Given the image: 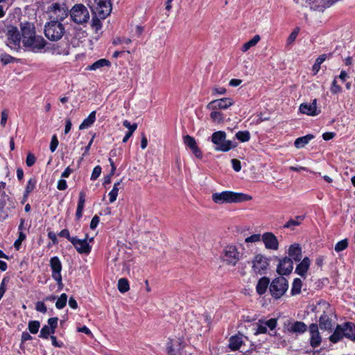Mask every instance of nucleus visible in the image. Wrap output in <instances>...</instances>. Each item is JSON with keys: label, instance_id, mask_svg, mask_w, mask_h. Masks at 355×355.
I'll use <instances>...</instances> for the list:
<instances>
[{"label": "nucleus", "instance_id": "6e6d98bb", "mask_svg": "<svg viewBox=\"0 0 355 355\" xmlns=\"http://www.w3.org/2000/svg\"><path fill=\"white\" fill-rule=\"evenodd\" d=\"M36 161L35 156L32 153H28L26 157V163L29 167L32 166Z\"/></svg>", "mask_w": 355, "mask_h": 355}, {"label": "nucleus", "instance_id": "72a5a7b5", "mask_svg": "<svg viewBox=\"0 0 355 355\" xmlns=\"http://www.w3.org/2000/svg\"><path fill=\"white\" fill-rule=\"evenodd\" d=\"M110 62L105 58L100 59L95 62H94L92 65L89 66V69L90 70H96L97 69L102 68L103 67H110Z\"/></svg>", "mask_w": 355, "mask_h": 355}, {"label": "nucleus", "instance_id": "dca6fc26", "mask_svg": "<svg viewBox=\"0 0 355 355\" xmlns=\"http://www.w3.org/2000/svg\"><path fill=\"white\" fill-rule=\"evenodd\" d=\"M318 328V325L315 323L310 324L309 327L311 335L310 345L313 348H315L320 346L322 342V338L319 332Z\"/></svg>", "mask_w": 355, "mask_h": 355}, {"label": "nucleus", "instance_id": "c85d7f7f", "mask_svg": "<svg viewBox=\"0 0 355 355\" xmlns=\"http://www.w3.org/2000/svg\"><path fill=\"white\" fill-rule=\"evenodd\" d=\"M85 202V193L83 191H80L79 193V199L76 213V217L77 220H79L83 216V211Z\"/></svg>", "mask_w": 355, "mask_h": 355}, {"label": "nucleus", "instance_id": "c9c22d12", "mask_svg": "<svg viewBox=\"0 0 355 355\" xmlns=\"http://www.w3.org/2000/svg\"><path fill=\"white\" fill-rule=\"evenodd\" d=\"M302 286V280L300 278H295L293 282L291 288V295H296L301 293V288Z\"/></svg>", "mask_w": 355, "mask_h": 355}, {"label": "nucleus", "instance_id": "6e6552de", "mask_svg": "<svg viewBox=\"0 0 355 355\" xmlns=\"http://www.w3.org/2000/svg\"><path fill=\"white\" fill-rule=\"evenodd\" d=\"M44 49V52L52 55H68L69 54L70 45L67 42L57 44H49L46 42V46Z\"/></svg>", "mask_w": 355, "mask_h": 355}, {"label": "nucleus", "instance_id": "09e8293b", "mask_svg": "<svg viewBox=\"0 0 355 355\" xmlns=\"http://www.w3.org/2000/svg\"><path fill=\"white\" fill-rule=\"evenodd\" d=\"M112 43L114 45H119L122 44H129L131 43V40L125 37H116L114 39Z\"/></svg>", "mask_w": 355, "mask_h": 355}, {"label": "nucleus", "instance_id": "a878e982", "mask_svg": "<svg viewBox=\"0 0 355 355\" xmlns=\"http://www.w3.org/2000/svg\"><path fill=\"white\" fill-rule=\"evenodd\" d=\"M342 327L343 330L344 337L351 340H355V324L351 322L344 323Z\"/></svg>", "mask_w": 355, "mask_h": 355}, {"label": "nucleus", "instance_id": "4468645a", "mask_svg": "<svg viewBox=\"0 0 355 355\" xmlns=\"http://www.w3.org/2000/svg\"><path fill=\"white\" fill-rule=\"evenodd\" d=\"M87 238L88 235L86 234L84 239H79L76 236L71 239V243L78 253L85 254L90 253L92 247L87 242Z\"/></svg>", "mask_w": 355, "mask_h": 355}, {"label": "nucleus", "instance_id": "393cba45", "mask_svg": "<svg viewBox=\"0 0 355 355\" xmlns=\"http://www.w3.org/2000/svg\"><path fill=\"white\" fill-rule=\"evenodd\" d=\"M311 260L309 257H304L300 263L297 265L295 272L302 277H305L310 267Z\"/></svg>", "mask_w": 355, "mask_h": 355}, {"label": "nucleus", "instance_id": "2eb2a0df", "mask_svg": "<svg viewBox=\"0 0 355 355\" xmlns=\"http://www.w3.org/2000/svg\"><path fill=\"white\" fill-rule=\"evenodd\" d=\"M234 104V101L230 98H223L211 101L207 105V108L211 110L218 109L226 110Z\"/></svg>", "mask_w": 355, "mask_h": 355}, {"label": "nucleus", "instance_id": "bb28decb", "mask_svg": "<svg viewBox=\"0 0 355 355\" xmlns=\"http://www.w3.org/2000/svg\"><path fill=\"white\" fill-rule=\"evenodd\" d=\"M307 330V325L301 321H296L288 327V331L292 333L303 334Z\"/></svg>", "mask_w": 355, "mask_h": 355}, {"label": "nucleus", "instance_id": "603ef678", "mask_svg": "<svg viewBox=\"0 0 355 355\" xmlns=\"http://www.w3.org/2000/svg\"><path fill=\"white\" fill-rule=\"evenodd\" d=\"M101 173V167L100 166H96L94 168L92 175H91V180H96L98 177L100 176Z\"/></svg>", "mask_w": 355, "mask_h": 355}, {"label": "nucleus", "instance_id": "13d9d810", "mask_svg": "<svg viewBox=\"0 0 355 355\" xmlns=\"http://www.w3.org/2000/svg\"><path fill=\"white\" fill-rule=\"evenodd\" d=\"M35 309L42 313H45L47 311L46 306L43 302H37L35 305Z\"/></svg>", "mask_w": 355, "mask_h": 355}, {"label": "nucleus", "instance_id": "5fc2aeb1", "mask_svg": "<svg viewBox=\"0 0 355 355\" xmlns=\"http://www.w3.org/2000/svg\"><path fill=\"white\" fill-rule=\"evenodd\" d=\"M341 87L337 84L336 79L335 78L332 82L331 87L330 89L331 93L334 94H338L341 92Z\"/></svg>", "mask_w": 355, "mask_h": 355}, {"label": "nucleus", "instance_id": "052dcab7", "mask_svg": "<svg viewBox=\"0 0 355 355\" xmlns=\"http://www.w3.org/2000/svg\"><path fill=\"white\" fill-rule=\"evenodd\" d=\"M231 162H232V168L233 169L236 171V172H239L241 171V162L237 159H232L231 160Z\"/></svg>", "mask_w": 355, "mask_h": 355}, {"label": "nucleus", "instance_id": "bf43d9fd", "mask_svg": "<svg viewBox=\"0 0 355 355\" xmlns=\"http://www.w3.org/2000/svg\"><path fill=\"white\" fill-rule=\"evenodd\" d=\"M58 236H61V237H65L66 239H67L71 243V239L74 238V236H70V234H69V232L67 229H63L62 230H61L59 233H58Z\"/></svg>", "mask_w": 355, "mask_h": 355}, {"label": "nucleus", "instance_id": "774afa93", "mask_svg": "<svg viewBox=\"0 0 355 355\" xmlns=\"http://www.w3.org/2000/svg\"><path fill=\"white\" fill-rule=\"evenodd\" d=\"M57 188L58 190L64 191L67 188L66 180L61 179L58 181Z\"/></svg>", "mask_w": 355, "mask_h": 355}, {"label": "nucleus", "instance_id": "7c9ffc66", "mask_svg": "<svg viewBox=\"0 0 355 355\" xmlns=\"http://www.w3.org/2000/svg\"><path fill=\"white\" fill-rule=\"evenodd\" d=\"M314 138L313 135H306L304 137H298L295 139L294 145L297 148H302L305 146L312 139Z\"/></svg>", "mask_w": 355, "mask_h": 355}, {"label": "nucleus", "instance_id": "cd10ccee", "mask_svg": "<svg viewBox=\"0 0 355 355\" xmlns=\"http://www.w3.org/2000/svg\"><path fill=\"white\" fill-rule=\"evenodd\" d=\"M270 279L268 277H263L261 278L259 280L256 286L257 292L258 293V294H264L266 292L267 288L270 286Z\"/></svg>", "mask_w": 355, "mask_h": 355}, {"label": "nucleus", "instance_id": "b1692460", "mask_svg": "<svg viewBox=\"0 0 355 355\" xmlns=\"http://www.w3.org/2000/svg\"><path fill=\"white\" fill-rule=\"evenodd\" d=\"M288 258H291L292 261L293 260L297 262L301 261L302 258V248L300 247V244H292L288 248Z\"/></svg>", "mask_w": 355, "mask_h": 355}, {"label": "nucleus", "instance_id": "f704fd0d", "mask_svg": "<svg viewBox=\"0 0 355 355\" xmlns=\"http://www.w3.org/2000/svg\"><path fill=\"white\" fill-rule=\"evenodd\" d=\"M304 216H298L295 219H290L284 225V228L294 229L295 226L300 225L301 222L304 220Z\"/></svg>", "mask_w": 355, "mask_h": 355}, {"label": "nucleus", "instance_id": "864d4df0", "mask_svg": "<svg viewBox=\"0 0 355 355\" xmlns=\"http://www.w3.org/2000/svg\"><path fill=\"white\" fill-rule=\"evenodd\" d=\"M42 338L47 339L49 337V327L47 325H44L41 331L39 336Z\"/></svg>", "mask_w": 355, "mask_h": 355}, {"label": "nucleus", "instance_id": "a18cd8bd", "mask_svg": "<svg viewBox=\"0 0 355 355\" xmlns=\"http://www.w3.org/2000/svg\"><path fill=\"white\" fill-rule=\"evenodd\" d=\"M348 246V241L347 239H343L338 242L335 245V250L336 252H340L346 249Z\"/></svg>", "mask_w": 355, "mask_h": 355}, {"label": "nucleus", "instance_id": "f257e3e1", "mask_svg": "<svg viewBox=\"0 0 355 355\" xmlns=\"http://www.w3.org/2000/svg\"><path fill=\"white\" fill-rule=\"evenodd\" d=\"M252 196L243 193H237L231 191H224L220 193H214L211 196L212 200L216 204L239 203L252 200Z\"/></svg>", "mask_w": 355, "mask_h": 355}, {"label": "nucleus", "instance_id": "680f3d73", "mask_svg": "<svg viewBox=\"0 0 355 355\" xmlns=\"http://www.w3.org/2000/svg\"><path fill=\"white\" fill-rule=\"evenodd\" d=\"M277 320L275 318H271L268 320H267L264 324L267 327L270 328L271 330L274 329L277 326Z\"/></svg>", "mask_w": 355, "mask_h": 355}, {"label": "nucleus", "instance_id": "58836bf2", "mask_svg": "<svg viewBox=\"0 0 355 355\" xmlns=\"http://www.w3.org/2000/svg\"><path fill=\"white\" fill-rule=\"evenodd\" d=\"M235 137L241 142H247L250 139V133L248 130L239 131L236 133Z\"/></svg>", "mask_w": 355, "mask_h": 355}, {"label": "nucleus", "instance_id": "2f4dec72", "mask_svg": "<svg viewBox=\"0 0 355 355\" xmlns=\"http://www.w3.org/2000/svg\"><path fill=\"white\" fill-rule=\"evenodd\" d=\"M96 120V111L92 112L89 115L83 120L81 124L79 125L80 130H84L90 127Z\"/></svg>", "mask_w": 355, "mask_h": 355}, {"label": "nucleus", "instance_id": "ddd939ff", "mask_svg": "<svg viewBox=\"0 0 355 355\" xmlns=\"http://www.w3.org/2000/svg\"><path fill=\"white\" fill-rule=\"evenodd\" d=\"M7 36L8 46L12 49L18 50L20 48L21 38L17 28L11 26L8 31Z\"/></svg>", "mask_w": 355, "mask_h": 355}, {"label": "nucleus", "instance_id": "39448f33", "mask_svg": "<svg viewBox=\"0 0 355 355\" xmlns=\"http://www.w3.org/2000/svg\"><path fill=\"white\" fill-rule=\"evenodd\" d=\"M288 288V281L282 276L274 279L269 286L270 295L275 299L281 298L287 291Z\"/></svg>", "mask_w": 355, "mask_h": 355}, {"label": "nucleus", "instance_id": "c756f323", "mask_svg": "<svg viewBox=\"0 0 355 355\" xmlns=\"http://www.w3.org/2000/svg\"><path fill=\"white\" fill-rule=\"evenodd\" d=\"M344 337L343 330H342L341 324H337L334 333L329 336V340L333 343H336Z\"/></svg>", "mask_w": 355, "mask_h": 355}, {"label": "nucleus", "instance_id": "e433bc0d", "mask_svg": "<svg viewBox=\"0 0 355 355\" xmlns=\"http://www.w3.org/2000/svg\"><path fill=\"white\" fill-rule=\"evenodd\" d=\"M260 36L259 35H255L251 40L248 42H245L242 46V51L243 52L247 51L251 47L255 46L260 40Z\"/></svg>", "mask_w": 355, "mask_h": 355}, {"label": "nucleus", "instance_id": "6ab92c4d", "mask_svg": "<svg viewBox=\"0 0 355 355\" xmlns=\"http://www.w3.org/2000/svg\"><path fill=\"white\" fill-rule=\"evenodd\" d=\"M184 347L182 339L170 340L167 343V353L168 355H179Z\"/></svg>", "mask_w": 355, "mask_h": 355}, {"label": "nucleus", "instance_id": "f8f14e48", "mask_svg": "<svg viewBox=\"0 0 355 355\" xmlns=\"http://www.w3.org/2000/svg\"><path fill=\"white\" fill-rule=\"evenodd\" d=\"M95 3H96L95 15L102 19L110 15L112 11V4L110 0H95Z\"/></svg>", "mask_w": 355, "mask_h": 355}, {"label": "nucleus", "instance_id": "69168bd1", "mask_svg": "<svg viewBox=\"0 0 355 355\" xmlns=\"http://www.w3.org/2000/svg\"><path fill=\"white\" fill-rule=\"evenodd\" d=\"M266 332L267 328L265 324H258L255 334H266Z\"/></svg>", "mask_w": 355, "mask_h": 355}, {"label": "nucleus", "instance_id": "ea45409f", "mask_svg": "<svg viewBox=\"0 0 355 355\" xmlns=\"http://www.w3.org/2000/svg\"><path fill=\"white\" fill-rule=\"evenodd\" d=\"M129 283L127 279L121 278L118 281V289L121 293H125L129 290Z\"/></svg>", "mask_w": 355, "mask_h": 355}, {"label": "nucleus", "instance_id": "1a4fd4ad", "mask_svg": "<svg viewBox=\"0 0 355 355\" xmlns=\"http://www.w3.org/2000/svg\"><path fill=\"white\" fill-rule=\"evenodd\" d=\"M269 267V259L266 256L258 254L252 260V270L254 272L259 275L266 273Z\"/></svg>", "mask_w": 355, "mask_h": 355}, {"label": "nucleus", "instance_id": "5701e85b", "mask_svg": "<svg viewBox=\"0 0 355 355\" xmlns=\"http://www.w3.org/2000/svg\"><path fill=\"white\" fill-rule=\"evenodd\" d=\"M20 29L21 33V42L23 40L29 38V37L35 35V28L33 24L28 21H24L20 23Z\"/></svg>", "mask_w": 355, "mask_h": 355}, {"label": "nucleus", "instance_id": "473e14b6", "mask_svg": "<svg viewBox=\"0 0 355 355\" xmlns=\"http://www.w3.org/2000/svg\"><path fill=\"white\" fill-rule=\"evenodd\" d=\"M243 344L242 337L239 336H232L230 339L229 346L232 350L239 349Z\"/></svg>", "mask_w": 355, "mask_h": 355}, {"label": "nucleus", "instance_id": "4c0bfd02", "mask_svg": "<svg viewBox=\"0 0 355 355\" xmlns=\"http://www.w3.org/2000/svg\"><path fill=\"white\" fill-rule=\"evenodd\" d=\"M121 181H119L114 184L113 189L108 193L109 200L110 203L114 202L118 196L119 186L121 184Z\"/></svg>", "mask_w": 355, "mask_h": 355}, {"label": "nucleus", "instance_id": "49530a36", "mask_svg": "<svg viewBox=\"0 0 355 355\" xmlns=\"http://www.w3.org/2000/svg\"><path fill=\"white\" fill-rule=\"evenodd\" d=\"M36 182H36L35 178H30L29 180L28 181L27 185L26 187L25 192L28 193L32 192L34 190V189L35 188Z\"/></svg>", "mask_w": 355, "mask_h": 355}, {"label": "nucleus", "instance_id": "79ce46f5", "mask_svg": "<svg viewBox=\"0 0 355 355\" xmlns=\"http://www.w3.org/2000/svg\"><path fill=\"white\" fill-rule=\"evenodd\" d=\"M40 323L38 320H31L28 322V328L31 334H37L39 331Z\"/></svg>", "mask_w": 355, "mask_h": 355}, {"label": "nucleus", "instance_id": "aec40b11", "mask_svg": "<svg viewBox=\"0 0 355 355\" xmlns=\"http://www.w3.org/2000/svg\"><path fill=\"white\" fill-rule=\"evenodd\" d=\"M50 266L52 270V277L56 282H60L62 263L58 257H53L50 259Z\"/></svg>", "mask_w": 355, "mask_h": 355}, {"label": "nucleus", "instance_id": "9d476101", "mask_svg": "<svg viewBox=\"0 0 355 355\" xmlns=\"http://www.w3.org/2000/svg\"><path fill=\"white\" fill-rule=\"evenodd\" d=\"M222 258L227 264L235 266L240 260L241 255L236 246L227 245L223 250Z\"/></svg>", "mask_w": 355, "mask_h": 355}, {"label": "nucleus", "instance_id": "20e7f679", "mask_svg": "<svg viewBox=\"0 0 355 355\" xmlns=\"http://www.w3.org/2000/svg\"><path fill=\"white\" fill-rule=\"evenodd\" d=\"M65 33L64 26L58 21H50L44 25V35L51 41H58Z\"/></svg>", "mask_w": 355, "mask_h": 355}, {"label": "nucleus", "instance_id": "0e129e2a", "mask_svg": "<svg viewBox=\"0 0 355 355\" xmlns=\"http://www.w3.org/2000/svg\"><path fill=\"white\" fill-rule=\"evenodd\" d=\"M298 33H299V28H297L288 36V43L293 42L295 40V39H296V37L297 36Z\"/></svg>", "mask_w": 355, "mask_h": 355}, {"label": "nucleus", "instance_id": "f3484780", "mask_svg": "<svg viewBox=\"0 0 355 355\" xmlns=\"http://www.w3.org/2000/svg\"><path fill=\"white\" fill-rule=\"evenodd\" d=\"M261 239L265 245L266 249L277 250L279 247V242L277 238L272 232H266L262 236Z\"/></svg>", "mask_w": 355, "mask_h": 355}, {"label": "nucleus", "instance_id": "338daca9", "mask_svg": "<svg viewBox=\"0 0 355 355\" xmlns=\"http://www.w3.org/2000/svg\"><path fill=\"white\" fill-rule=\"evenodd\" d=\"M99 221H100L99 217H98L97 215H95V216L92 218V220H91V223H90V228H91L92 230H94V229L97 227V225H98V224Z\"/></svg>", "mask_w": 355, "mask_h": 355}, {"label": "nucleus", "instance_id": "37998d69", "mask_svg": "<svg viewBox=\"0 0 355 355\" xmlns=\"http://www.w3.org/2000/svg\"><path fill=\"white\" fill-rule=\"evenodd\" d=\"M67 301V295L66 293H62L60 296V297L55 302V306L58 309H63L66 304Z\"/></svg>", "mask_w": 355, "mask_h": 355}, {"label": "nucleus", "instance_id": "c03bdc74", "mask_svg": "<svg viewBox=\"0 0 355 355\" xmlns=\"http://www.w3.org/2000/svg\"><path fill=\"white\" fill-rule=\"evenodd\" d=\"M210 118L214 121L216 122H222L223 121V114L221 112L212 110V112L210 114Z\"/></svg>", "mask_w": 355, "mask_h": 355}, {"label": "nucleus", "instance_id": "a19ab883", "mask_svg": "<svg viewBox=\"0 0 355 355\" xmlns=\"http://www.w3.org/2000/svg\"><path fill=\"white\" fill-rule=\"evenodd\" d=\"M92 28L97 33L102 28L101 18L95 15L92 19Z\"/></svg>", "mask_w": 355, "mask_h": 355}, {"label": "nucleus", "instance_id": "de8ad7c7", "mask_svg": "<svg viewBox=\"0 0 355 355\" xmlns=\"http://www.w3.org/2000/svg\"><path fill=\"white\" fill-rule=\"evenodd\" d=\"M26 239V234L22 232L21 231L19 232V237L18 239L15 241L14 243V246L15 248L17 249V250H19L21 245V243L24 240H25Z\"/></svg>", "mask_w": 355, "mask_h": 355}, {"label": "nucleus", "instance_id": "a211bd4d", "mask_svg": "<svg viewBox=\"0 0 355 355\" xmlns=\"http://www.w3.org/2000/svg\"><path fill=\"white\" fill-rule=\"evenodd\" d=\"M293 269V263L291 258L287 257L279 260L277 271L279 274L289 275Z\"/></svg>", "mask_w": 355, "mask_h": 355}, {"label": "nucleus", "instance_id": "423d86ee", "mask_svg": "<svg viewBox=\"0 0 355 355\" xmlns=\"http://www.w3.org/2000/svg\"><path fill=\"white\" fill-rule=\"evenodd\" d=\"M69 14L71 20L78 24L85 23L89 19L88 9L81 3L75 4L70 10Z\"/></svg>", "mask_w": 355, "mask_h": 355}, {"label": "nucleus", "instance_id": "0eeeda50", "mask_svg": "<svg viewBox=\"0 0 355 355\" xmlns=\"http://www.w3.org/2000/svg\"><path fill=\"white\" fill-rule=\"evenodd\" d=\"M24 46L33 52H38L46 46V40L36 33L29 38L23 40Z\"/></svg>", "mask_w": 355, "mask_h": 355}, {"label": "nucleus", "instance_id": "412c9836", "mask_svg": "<svg viewBox=\"0 0 355 355\" xmlns=\"http://www.w3.org/2000/svg\"><path fill=\"white\" fill-rule=\"evenodd\" d=\"M300 111L302 114L310 116L318 115L320 111L317 110V100L315 98L311 103H303L300 106Z\"/></svg>", "mask_w": 355, "mask_h": 355}, {"label": "nucleus", "instance_id": "8fccbe9b", "mask_svg": "<svg viewBox=\"0 0 355 355\" xmlns=\"http://www.w3.org/2000/svg\"><path fill=\"white\" fill-rule=\"evenodd\" d=\"M261 236H261V234H255L250 236L247 237L245 239V243H256V242L261 241Z\"/></svg>", "mask_w": 355, "mask_h": 355}, {"label": "nucleus", "instance_id": "7ed1b4c3", "mask_svg": "<svg viewBox=\"0 0 355 355\" xmlns=\"http://www.w3.org/2000/svg\"><path fill=\"white\" fill-rule=\"evenodd\" d=\"M227 135L224 131H216L211 135V141L215 145V150L227 152L237 146L236 142L226 139Z\"/></svg>", "mask_w": 355, "mask_h": 355}, {"label": "nucleus", "instance_id": "4d7b16f0", "mask_svg": "<svg viewBox=\"0 0 355 355\" xmlns=\"http://www.w3.org/2000/svg\"><path fill=\"white\" fill-rule=\"evenodd\" d=\"M58 140L55 135H53L51 138V144H50V150L53 153L55 150L58 146Z\"/></svg>", "mask_w": 355, "mask_h": 355}, {"label": "nucleus", "instance_id": "4be33fe9", "mask_svg": "<svg viewBox=\"0 0 355 355\" xmlns=\"http://www.w3.org/2000/svg\"><path fill=\"white\" fill-rule=\"evenodd\" d=\"M183 142L184 144L189 147L195 155V156L198 158H202V154L200 149L198 147L196 139L189 135H187L183 137Z\"/></svg>", "mask_w": 355, "mask_h": 355}, {"label": "nucleus", "instance_id": "9b49d317", "mask_svg": "<svg viewBox=\"0 0 355 355\" xmlns=\"http://www.w3.org/2000/svg\"><path fill=\"white\" fill-rule=\"evenodd\" d=\"M49 11L55 15L53 21L61 22L66 19L69 15L68 8L64 3H53L49 7Z\"/></svg>", "mask_w": 355, "mask_h": 355}, {"label": "nucleus", "instance_id": "3c124183", "mask_svg": "<svg viewBox=\"0 0 355 355\" xmlns=\"http://www.w3.org/2000/svg\"><path fill=\"white\" fill-rule=\"evenodd\" d=\"M123 125L128 128V132H131L132 133H133L137 128V123L131 124L128 120L123 121Z\"/></svg>", "mask_w": 355, "mask_h": 355}, {"label": "nucleus", "instance_id": "e2e57ef3", "mask_svg": "<svg viewBox=\"0 0 355 355\" xmlns=\"http://www.w3.org/2000/svg\"><path fill=\"white\" fill-rule=\"evenodd\" d=\"M14 58L8 54H1V61L3 64H7L12 62Z\"/></svg>", "mask_w": 355, "mask_h": 355}, {"label": "nucleus", "instance_id": "f03ea898", "mask_svg": "<svg viewBox=\"0 0 355 355\" xmlns=\"http://www.w3.org/2000/svg\"><path fill=\"white\" fill-rule=\"evenodd\" d=\"M322 313L319 316V327L322 330H326L329 332L332 331L334 322L332 317L334 315V310L331 307L330 304L326 302H320L315 307V312Z\"/></svg>", "mask_w": 355, "mask_h": 355}]
</instances>
